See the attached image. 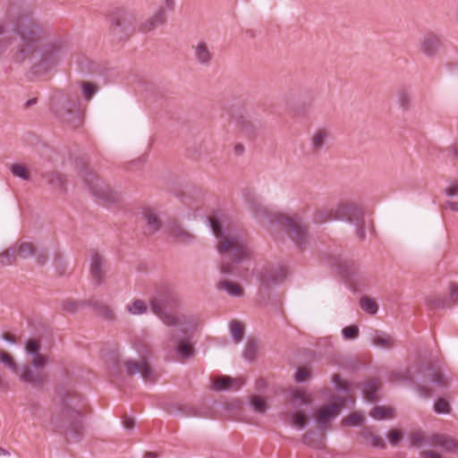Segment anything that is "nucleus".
<instances>
[{
  "mask_svg": "<svg viewBox=\"0 0 458 458\" xmlns=\"http://www.w3.org/2000/svg\"><path fill=\"white\" fill-rule=\"evenodd\" d=\"M97 87L90 82H84L82 84V93L87 100H89L96 93Z\"/></svg>",
  "mask_w": 458,
  "mask_h": 458,
  "instance_id": "51",
  "label": "nucleus"
},
{
  "mask_svg": "<svg viewBox=\"0 0 458 458\" xmlns=\"http://www.w3.org/2000/svg\"><path fill=\"white\" fill-rule=\"evenodd\" d=\"M45 30L29 14L9 12L4 20H0V55L5 53L18 37L16 61L30 58L37 51L39 42L44 38Z\"/></svg>",
  "mask_w": 458,
  "mask_h": 458,
  "instance_id": "1",
  "label": "nucleus"
},
{
  "mask_svg": "<svg viewBox=\"0 0 458 458\" xmlns=\"http://www.w3.org/2000/svg\"><path fill=\"white\" fill-rule=\"evenodd\" d=\"M218 287L220 289H224L228 293V294L234 297H239L243 294V289L241 287V285L231 281H222L218 284Z\"/></svg>",
  "mask_w": 458,
  "mask_h": 458,
  "instance_id": "31",
  "label": "nucleus"
},
{
  "mask_svg": "<svg viewBox=\"0 0 458 458\" xmlns=\"http://www.w3.org/2000/svg\"><path fill=\"white\" fill-rule=\"evenodd\" d=\"M64 55V48L61 43H52L46 46L42 51L41 62L47 66H52L58 63Z\"/></svg>",
  "mask_w": 458,
  "mask_h": 458,
  "instance_id": "16",
  "label": "nucleus"
},
{
  "mask_svg": "<svg viewBox=\"0 0 458 458\" xmlns=\"http://www.w3.org/2000/svg\"><path fill=\"white\" fill-rule=\"evenodd\" d=\"M434 410L437 413H447L450 410L449 403L444 398H439L434 404Z\"/></svg>",
  "mask_w": 458,
  "mask_h": 458,
  "instance_id": "49",
  "label": "nucleus"
},
{
  "mask_svg": "<svg viewBox=\"0 0 458 458\" xmlns=\"http://www.w3.org/2000/svg\"><path fill=\"white\" fill-rule=\"evenodd\" d=\"M93 306L98 316L106 319L114 318V312L108 306L98 302L94 303Z\"/></svg>",
  "mask_w": 458,
  "mask_h": 458,
  "instance_id": "45",
  "label": "nucleus"
},
{
  "mask_svg": "<svg viewBox=\"0 0 458 458\" xmlns=\"http://www.w3.org/2000/svg\"><path fill=\"white\" fill-rule=\"evenodd\" d=\"M396 101L403 110H409L411 106V95L410 91L406 89H398L396 92Z\"/></svg>",
  "mask_w": 458,
  "mask_h": 458,
  "instance_id": "29",
  "label": "nucleus"
},
{
  "mask_svg": "<svg viewBox=\"0 0 458 458\" xmlns=\"http://www.w3.org/2000/svg\"><path fill=\"white\" fill-rule=\"evenodd\" d=\"M410 440L412 445H420L426 441V438L421 433L415 432L411 435Z\"/></svg>",
  "mask_w": 458,
  "mask_h": 458,
  "instance_id": "56",
  "label": "nucleus"
},
{
  "mask_svg": "<svg viewBox=\"0 0 458 458\" xmlns=\"http://www.w3.org/2000/svg\"><path fill=\"white\" fill-rule=\"evenodd\" d=\"M237 383V379L227 376H221L214 380V389L217 391L227 390L233 387V384Z\"/></svg>",
  "mask_w": 458,
  "mask_h": 458,
  "instance_id": "32",
  "label": "nucleus"
},
{
  "mask_svg": "<svg viewBox=\"0 0 458 458\" xmlns=\"http://www.w3.org/2000/svg\"><path fill=\"white\" fill-rule=\"evenodd\" d=\"M257 350V344L255 341H249L244 350V358L247 360H252L255 356Z\"/></svg>",
  "mask_w": 458,
  "mask_h": 458,
  "instance_id": "53",
  "label": "nucleus"
},
{
  "mask_svg": "<svg viewBox=\"0 0 458 458\" xmlns=\"http://www.w3.org/2000/svg\"><path fill=\"white\" fill-rule=\"evenodd\" d=\"M231 335L236 344L243 339L244 328L243 325L237 320H233L230 324Z\"/></svg>",
  "mask_w": 458,
  "mask_h": 458,
  "instance_id": "37",
  "label": "nucleus"
},
{
  "mask_svg": "<svg viewBox=\"0 0 458 458\" xmlns=\"http://www.w3.org/2000/svg\"><path fill=\"white\" fill-rule=\"evenodd\" d=\"M380 387V382L377 378L365 382L362 386V393L368 402H376L377 400V392Z\"/></svg>",
  "mask_w": 458,
  "mask_h": 458,
  "instance_id": "26",
  "label": "nucleus"
},
{
  "mask_svg": "<svg viewBox=\"0 0 458 458\" xmlns=\"http://www.w3.org/2000/svg\"><path fill=\"white\" fill-rule=\"evenodd\" d=\"M151 18L157 27L165 24L166 21V14L165 9L160 7Z\"/></svg>",
  "mask_w": 458,
  "mask_h": 458,
  "instance_id": "52",
  "label": "nucleus"
},
{
  "mask_svg": "<svg viewBox=\"0 0 458 458\" xmlns=\"http://www.w3.org/2000/svg\"><path fill=\"white\" fill-rule=\"evenodd\" d=\"M310 377V373L307 369H300L295 375V380L297 382H303Z\"/></svg>",
  "mask_w": 458,
  "mask_h": 458,
  "instance_id": "58",
  "label": "nucleus"
},
{
  "mask_svg": "<svg viewBox=\"0 0 458 458\" xmlns=\"http://www.w3.org/2000/svg\"><path fill=\"white\" fill-rule=\"evenodd\" d=\"M445 194L449 197L458 195V182H454L451 184L448 188H446Z\"/></svg>",
  "mask_w": 458,
  "mask_h": 458,
  "instance_id": "62",
  "label": "nucleus"
},
{
  "mask_svg": "<svg viewBox=\"0 0 458 458\" xmlns=\"http://www.w3.org/2000/svg\"><path fill=\"white\" fill-rule=\"evenodd\" d=\"M11 173L13 175L19 177L22 180L29 181L30 178L29 169L21 164H13L11 165Z\"/></svg>",
  "mask_w": 458,
  "mask_h": 458,
  "instance_id": "39",
  "label": "nucleus"
},
{
  "mask_svg": "<svg viewBox=\"0 0 458 458\" xmlns=\"http://www.w3.org/2000/svg\"><path fill=\"white\" fill-rule=\"evenodd\" d=\"M360 307L363 310L368 312L370 315H374L377 311V304L372 299L369 297H362L360 299Z\"/></svg>",
  "mask_w": 458,
  "mask_h": 458,
  "instance_id": "44",
  "label": "nucleus"
},
{
  "mask_svg": "<svg viewBox=\"0 0 458 458\" xmlns=\"http://www.w3.org/2000/svg\"><path fill=\"white\" fill-rule=\"evenodd\" d=\"M157 28V26L156 25L151 17L146 20L145 21L140 22V24L139 25V30L142 32H148Z\"/></svg>",
  "mask_w": 458,
  "mask_h": 458,
  "instance_id": "55",
  "label": "nucleus"
},
{
  "mask_svg": "<svg viewBox=\"0 0 458 458\" xmlns=\"http://www.w3.org/2000/svg\"><path fill=\"white\" fill-rule=\"evenodd\" d=\"M124 367L129 375L140 373L146 382L153 383L156 379L152 368L146 360L134 361L129 360L124 362Z\"/></svg>",
  "mask_w": 458,
  "mask_h": 458,
  "instance_id": "14",
  "label": "nucleus"
},
{
  "mask_svg": "<svg viewBox=\"0 0 458 458\" xmlns=\"http://www.w3.org/2000/svg\"><path fill=\"white\" fill-rule=\"evenodd\" d=\"M344 405V401L342 400L340 403H330L321 407L318 411V422L320 425H326L331 419L338 415L341 407Z\"/></svg>",
  "mask_w": 458,
  "mask_h": 458,
  "instance_id": "19",
  "label": "nucleus"
},
{
  "mask_svg": "<svg viewBox=\"0 0 458 458\" xmlns=\"http://www.w3.org/2000/svg\"><path fill=\"white\" fill-rule=\"evenodd\" d=\"M54 112L72 128H77L82 123V113L79 107L78 99H67L64 102L55 103L52 106Z\"/></svg>",
  "mask_w": 458,
  "mask_h": 458,
  "instance_id": "8",
  "label": "nucleus"
},
{
  "mask_svg": "<svg viewBox=\"0 0 458 458\" xmlns=\"http://www.w3.org/2000/svg\"><path fill=\"white\" fill-rule=\"evenodd\" d=\"M25 351L28 355L32 356L31 365L35 369H42L47 362V357L41 354L40 341L38 339H29L25 343Z\"/></svg>",
  "mask_w": 458,
  "mask_h": 458,
  "instance_id": "15",
  "label": "nucleus"
},
{
  "mask_svg": "<svg viewBox=\"0 0 458 458\" xmlns=\"http://www.w3.org/2000/svg\"><path fill=\"white\" fill-rule=\"evenodd\" d=\"M430 445L439 446L447 452L454 451L457 444L454 440L445 436H433L429 440Z\"/></svg>",
  "mask_w": 458,
  "mask_h": 458,
  "instance_id": "27",
  "label": "nucleus"
},
{
  "mask_svg": "<svg viewBox=\"0 0 458 458\" xmlns=\"http://www.w3.org/2000/svg\"><path fill=\"white\" fill-rule=\"evenodd\" d=\"M443 46L440 36L429 31L425 33L419 40L418 51L428 58L437 56Z\"/></svg>",
  "mask_w": 458,
  "mask_h": 458,
  "instance_id": "11",
  "label": "nucleus"
},
{
  "mask_svg": "<svg viewBox=\"0 0 458 458\" xmlns=\"http://www.w3.org/2000/svg\"><path fill=\"white\" fill-rule=\"evenodd\" d=\"M123 426L127 429L134 428V420L132 418L125 417L123 420Z\"/></svg>",
  "mask_w": 458,
  "mask_h": 458,
  "instance_id": "63",
  "label": "nucleus"
},
{
  "mask_svg": "<svg viewBox=\"0 0 458 458\" xmlns=\"http://www.w3.org/2000/svg\"><path fill=\"white\" fill-rule=\"evenodd\" d=\"M286 276V268L284 267H280L276 270H267L263 275L261 280L264 284L269 285L270 284H278L283 282Z\"/></svg>",
  "mask_w": 458,
  "mask_h": 458,
  "instance_id": "23",
  "label": "nucleus"
},
{
  "mask_svg": "<svg viewBox=\"0 0 458 458\" xmlns=\"http://www.w3.org/2000/svg\"><path fill=\"white\" fill-rule=\"evenodd\" d=\"M415 374H420L427 377L430 384L437 387L444 388L448 386V378L444 375L441 366L438 363L419 364L414 371L403 369L392 372L391 380L396 383H403L413 386L415 384Z\"/></svg>",
  "mask_w": 458,
  "mask_h": 458,
  "instance_id": "7",
  "label": "nucleus"
},
{
  "mask_svg": "<svg viewBox=\"0 0 458 458\" xmlns=\"http://www.w3.org/2000/svg\"><path fill=\"white\" fill-rule=\"evenodd\" d=\"M175 350L182 360L191 357L194 353L192 345L189 343H184L182 341L177 342Z\"/></svg>",
  "mask_w": 458,
  "mask_h": 458,
  "instance_id": "36",
  "label": "nucleus"
},
{
  "mask_svg": "<svg viewBox=\"0 0 458 458\" xmlns=\"http://www.w3.org/2000/svg\"><path fill=\"white\" fill-rule=\"evenodd\" d=\"M209 226L217 239V250L221 255L220 271L225 275H239L238 265L250 252L243 237L225 225V217L214 215L208 217Z\"/></svg>",
  "mask_w": 458,
  "mask_h": 458,
  "instance_id": "2",
  "label": "nucleus"
},
{
  "mask_svg": "<svg viewBox=\"0 0 458 458\" xmlns=\"http://www.w3.org/2000/svg\"><path fill=\"white\" fill-rule=\"evenodd\" d=\"M79 305H80L79 302L66 301L63 304V309L68 312H74L77 310Z\"/></svg>",
  "mask_w": 458,
  "mask_h": 458,
  "instance_id": "60",
  "label": "nucleus"
},
{
  "mask_svg": "<svg viewBox=\"0 0 458 458\" xmlns=\"http://www.w3.org/2000/svg\"><path fill=\"white\" fill-rule=\"evenodd\" d=\"M343 336L346 340H352L358 337L359 328L356 326L345 327L342 330Z\"/></svg>",
  "mask_w": 458,
  "mask_h": 458,
  "instance_id": "48",
  "label": "nucleus"
},
{
  "mask_svg": "<svg viewBox=\"0 0 458 458\" xmlns=\"http://www.w3.org/2000/svg\"><path fill=\"white\" fill-rule=\"evenodd\" d=\"M246 203L253 216L263 226L278 224L298 248H302L308 242V229L300 216L272 213L254 195L247 196Z\"/></svg>",
  "mask_w": 458,
  "mask_h": 458,
  "instance_id": "3",
  "label": "nucleus"
},
{
  "mask_svg": "<svg viewBox=\"0 0 458 458\" xmlns=\"http://www.w3.org/2000/svg\"><path fill=\"white\" fill-rule=\"evenodd\" d=\"M126 310L131 315H141L147 312L148 306L142 300H134L126 306Z\"/></svg>",
  "mask_w": 458,
  "mask_h": 458,
  "instance_id": "34",
  "label": "nucleus"
},
{
  "mask_svg": "<svg viewBox=\"0 0 458 458\" xmlns=\"http://www.w3.org/2000/svg\"><path fill=\"white\" fill-rule=\"evenodd\" d=\"M83 180L95 197L105 201L114 200V192L110 186L92 172H85Z\"/></svg>",
  "mask_w": 458,
  "mask_h": 458,
  "instance_id": "9",
  "label": "nucleus"
},
{
  "mask_svg": "<svg viewBox=\"0 0 458 458\" xmlns=\"http://www.w3.org/2000/svg\"><path fill=\"white\" fill-rule=\"evenodd\" d=\"M428 304L430 309H443L450 307L449 301L441 296L430 297L428 301Z\"/></svg>",
  "mask_w": 458,
  "mask_h": 458,
  "instance_id": "46",
  "label": "nucleus"
},
{
  "mask_svg": "<svg viewBox=\"0 0 458 458\" xmlns=\"http://www.w3.org/2000/svg\"><path fill=\"white\" fill-rule=\"evenodd\" d=\"M313 220L317 224H323L332 220H342L352 224L356 228V235L360 240H364L365 219L364 212L357 204L343 201L335 208H321L314 214Z\"/></svg>",
  "mask_w": 458,
  "mask_h": 458,
  "instance_id": "4",
  "label": "nucleus"
},
{
  "mask_svg": "<svg viewBox=\"0 0 458 458\" xmlns=\"http://www.w3.org/2000/svg\"><path fill=\"white\" fill-rule=\"evenodd\" d=\"M310 398L301 391H295L292 395V403L294 408L309 404Z\"/></svg>",
  "mask_w": 458,
  "mask_h": 458,
  "instance_id": "41",
  "label": "nucleus"
},
{
  "mask_svg": "<svg viewBox=\"0 0 458 458\" xmlns=\"http://www.w3.org/2000/svg\"><path fill=\"white\" fill-rule=\"evenodd\" d=\"M16 259L15 250L11 248L0 254V266L5 267L13 264Z\"/></svg>",
  "mask_w": 458,
  "mask_h": 458,
  "instance_id": "43",
  "label": "nucleus"
},
{
  "mask_svg": "<svg viewBox=\"0 0 458 458\" xmlns=\"http://www.w3.org/2000/svg\"><path fill=\"white\" fill-rule=\"evenodd\" d=\"M250 403L253 410L259 413H265L267 410V404L266 400L259 395H252L250 398Z\"/></svg>",
  "mask_w": 458,
  "mask_h": 458,
  "instance_id": "38",
  "label": "nucleus"
},
{
  "mask_svg": "<svg viewBox=\"0 0 458 458\" xmlns=\"http://www.w3.org/2000/svg\"><path fill=\"white\" fill-rule=\"evenodd\" d=\"M402 437H403L402 433L399 430H397V429L391 430L388 433L389 442L393 445H395L402 439Z\"/></svg>",
  "mask_w": 458,
  "mask_h": 458,
  "instance_id": "57",
  "label": "nucleus"
},
{
  "mask_svg": "<svg viewBox=\"0 0 458 458\" xmlns=\"http://www.w3.org/2000/svg\"><path fill=\"white\" fill-rule=\"evenodd\" d=\"M182 411L185 416L211 418L213 411L208 405H200L199 407L185 405L182 408Z\"/></svg>",
  "mask_w": 458,
  "mask_h": 458,
  "instance_id": "24",
  "label": "nucleus"
},
{
  "mask_svg": "<svg viewBox=\"0 0 458 458\" xmlns=\"http://www.w3.org/2000/svg\"><path fill=\"white\" fill-rule=\"evenodd\" d=\"M136 17L132 13L123 12L112 22V30L115 35L123 38L134 31Z\"/></svg>",
  "mask_w": 458,
  "mask_h": 458,
  "instance_id": "12",
  "label": "nucleus"
},
{
  "mask_svg": "<svg viewBox=\"0 0 458 458\" xmlns=\"http://www.w3.org/2000/svg\"><path fill=\"white\" fill-rule=\"evenodd\" d=\"M393 412L394 410L390 407L375 406L369 414L375 420H385L393 418Z\"/></svg>",
  "mask_w": 458,
  "mask_h": 458,
  "instance_id": "33",
  "label": "nucleus"
},
{
  "mask_svg": "<svg viewBox=\"0 0 458 458\" xmlns=\"http://www.w3.org/2000/svg\"><path fill=\"white\" fill-rule=\"evenodd\" d=\"M293 423L297 428H304L307 424V417L301 411H297L293 415Z\"/></svg>",
  "mask_w": 458,
  "mask_h": 458,
  "instance_id": "50",
  "label": "nucleus"
},
{
  "mask_svg": "<svg viewBox=\"0 0 458 458\" xmlns=\"http://www.w3.org/2000/svg\"><path fill=\"white\" fill-rule=\"evenodd\" d=\"M363 420V417L358 412L351 413L349 416L344 418L342 420L343 425L344 426H358Z\"/></svg>",
  "mask_w": 458,
  "mask_h": 458,
  "instance_id": "47",
  "label": "nucleus"
},
{
  "mask_svg": "<svg viewBox=\"0 0 458 458\" xmlns=\"http://www.w3.org/2000/svg\"><path fill=\"white\" fill-rule=\"evenodd\" d=\"M194 56L198 63L208 65L213 58V53L210 51L208 44L204 41L199 42L193 47Z\"/></svg>",
  "mask_w": 458,
  "mask_h": 458,
  "instance_id": "21",
  "label": "nucleus"
},
{
  "mask_svg": "<svg viewBox=\"0 0 458 458\" xmlns=\"http://www.w3.org/2000/svg\"><path fill=\"white\" fill-rule=\"evenodd\" d=\"M181 303L179 294L174 288L168 284H161L157 287L150 300L152 311L167 326H176L181 319L167 311H173L179 308Z\"/></svg>",
  "mask_w": 458,
  "mask_h": 458,
  "instance_id": "5",
  "label": "nucleus"
},
{
  "mask_svg": "<svg viewBox=\"0 0 458 458\" xmlns=\"http://www.w3.org/2000/svg\"><path fill=\"white\" fill-rule=\"evenodd\" d=\"M47 182L52 185L55 189L63 191L65 184V178L64 175L58 173H49L46 174Z\"/></svg>",
  "mask_w": 458,
  "mask_h": 458,
  "instance_id": "35",
  "label": "nucleus"
},
{
  "mask_svg": "<svg viewBox=\"0 0 458 458\" xmlns=\"http://www.w3.org/2000/svg\"><path fill=\"white\" fill-rule=\"evenodd\" d=\"M370 339L374 345L380 348L391 349L395 346V340L394 336L386 332L375 330L371 335Z\"/></svg>",
  "mask_w": 458,
  "mask_h": 458,
  "instance_id": "20",
  "label": "nucleus"
},
{
  "mask_svg": "<svg viewBox=\"0 0 458 458\" xmlns=\"http://www.w3.org/2000/svg\"><path fill=\"white\" fill-rule=\"evenodd\" d=\"M168 232L170 236L174 238L175 241L181 243H189L194 240V235L183 229L177 223H173L169 225Z\"/></svg>",
  "mask_w": 458,
  "mask_h": 458,
  "instance_id": "22",
  "label": "nucleus"
},
{
  "mask_svg": "<svg viewBox=\"0 0 458 458\" xmlns=\"http://www.w3.org/2000/svg\"><path fill=\"white\" fill-rule=\"evenodd\" d=\"M83 180L95 197L105 201L114 200V192L110 186L92 172H85Z\"/></svg>",
  "mask_w": 458,
  "mask_h": 458,
  "instance_id": "10",
  "label": "nucleus"
},
{
  "mask_svg": "<svg viewBox=\"0 0 458 458\" xmlns=\"http://www.w3.org/2000/svg\"><path fill=\"white\" fill-rule=\"evenodd\" d=\"M20 378L25 383L40 386L44 383L46 376L42 370L38 369L34 370L29 365H25L21 369Z\"/></svg>",
  "mask_w": 458,
  "mask_h": 458,
  "instance_id": "18",
  "label": "nucleus"
},
{
  "mask_svg": "<svg viewBox=\"0 0 458 458\" xmlns=\"http://www.w3.org/2000/svg\"><path fill=\"white\" fill-rule=\"evenodd\" d=\"M0 362L13 372H18V366L13 358L6 352L0 350Z\"/></svg>",
  "mask_w": 458,
  "mask_h": 458,
  "instance_id": "40",
  "label": "nucleus"
},
{
  "mask_svg": "<svg viewBox=\"0 0 458 458\" xmlns=\"http://www.w3.org/2000/svg\"><path fill=\"white\" fill-rule=\"evenodd\" d=\"M423 458H441V455L434 451L423 452Z\"/></svg>",
  "mask_w": 458,
  "mask_h": 458,
  "instance_id": "64",
  "label": "nucleus"
},
{
  "mask_svg": "<svg viewBox=\"0 0 458 458\" xmlns=\"http://www.w3.org/2000/svg\"><path fill=\"white\" fill-rule=\"evenodd\" d=\"M417 391L422 397H425V398H428V397L432 396V394H433L432 389L428 386H418Z\"/></svg>",
  "mask_w": 458,
  "mask_h": 458,
  "instance_id": "61",
  "label": "nucleus"
},
{
  "mask_svg": "<svg viewBox=\"0 0 458 458\" xmlns=\"http://www.w3.org/2000/svg\"><path fill=\"white\" fill-rule=\"evenodd\" d=\"M333 381L337 390L349 393L348 383L343 380L339 375H334Z\"/></svg>",
  "mask_w": 458,
  "mask_h": 458,
  "instance_id": "54",
  "label": "nucleus"
},
{
  "mask_svg": "<svg viewBox=\"0 0 458 458\" xmlns=\"http://www.w3.org/2000/svg\"><path fill=\"white\" fill-rule=\"evenodd\" d=\"M13 248L15 250L16 256L21 259H28L36 253L35 247L30 242H19L17 245Z\"/></svg>",
  "mask_w": 458,
  "mask_h": 458,
  "instance_id": "28",
  "label": "nucleus"
},
{
  "mask_svg": "<svg viewBox=\"0 0 458 458\" xmlns=\"http://www.w3.org/2000/svg\"><path fill=\"white\" fill-rule=\"evenodd\" d=\"M450 299L453 303H458V284L455 283L450 285Z\"/></svg>",
  "mask_w": 458,
  "mask_h": 458,
  "instance_id": "59",
  "label": "nucleus"
},
{
  "mask_svg": "<svg viewBox=\"0 0 458 458\" xmlns=\"http://www.w3.org/2000/svg\"><path fill=\"white\" fill-rule=\"evenodd\" d=\"M141 215L146 224V233L153 234L161 228L162 223L155 209L145 208H143Z\"/></svg>",
  "mask_w": 458,
  "mask_h": 458,
  "instance_id": "17",
  "label": "nucleus"
},
{
  "mask_svg": "<svg viewBox=\"0 0 458 458\" xmlns=\"http://www.w3.org/2000/svg\"><path fill=\"white\" fill-rule=\"evenodd\" d=\"M330 137V131L325 128L318 129L311 138V148L313 152L320 151Z\"/></svg>",
  "mask_w": 458,
  "mask_h": 458,
  "instance_id": "25",
  "label": "nucleus"
},
{
  "mask_svg": "<svg viewBox=\"0 0 458 458\" xmlns=\"http://www.w3.org/2000/svg\"><path fill=\"white\" fill-rule=\"evenodd\" d=\"M50 425L53 431L73 437L79 438L83 434L82 414L66 403L53 409Z\"/></svg>",
  "mask_w": 458,
  "mask_h": 458,
  "instance_id": "6",
  "label": "nucleus"
},
{
  "mask_svg": "<svg viewBox=\"0 0 458 458\" xmlns=\"http://www.w3.org/2000/svg\"><path fill=\"white\" fill-rule=\"evenodd\" d=\"M324 437L313 432H309L303 436V443L312 448L320 449L324 446Z\"/></svg>",
  "mask_w": 458,
  "mask_h": 458,
  "instance_id": "30",
  "label": "nucleus"
},
{
  "mask_svg": "<svg viewBox=\"0 0 458 458\" xmlns=\"http://www.w3.org/2000/svg\"><path fill=\"white\" fill-rule=\"evenodd\" d=\"M361 436L364 437V439L369 442L371 445L375 447H384L385 442L384 440L379 437L377 436L369 430H364L361 433Z\"/></svg>",
  "mask_w": 458,
  "mask_h": 458,
  "instance_id": "42",
  "label": "nucleus"
},
{
  "mask_svg": "<svg viewBox=\"0 0 458 458\" xmlns=\"http://www.w3.org/2000/svg\"><path fill=\"white\" fill-rule=\"evenodd\" d=\"M89 273L97 285H100L104 282L106 274V260L95 250H90Z\"/></svg>",
  "mask_w": 458,
  "mask_h": 458,
  "instance_id": "13",
  "label": "nucleus"
}]
</instances>
